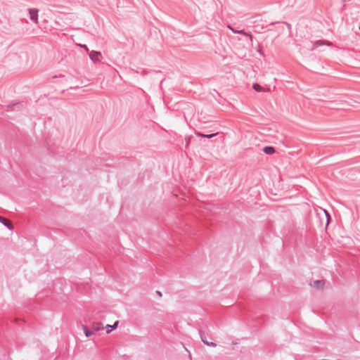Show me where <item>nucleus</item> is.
<instances>
[{
	"instance_id": "obj_6",
	"label": "nucleus",
	"mask_w": 360,
	"mask_h": 360,
	"mask_svg": "<svg viewBox=\"0 0 360 360\" xmlns=\"http://www.w3.org/2000/svg\"><path fill=\"white\" fill-rule=\"evenodd\" d=\"M278 28L279 30H284V25H286L288 27V34H290L292 26L290 23L287 22H278Z\"/></svg>"
},
{
	"instance_id": "obj_15",
	"label": "nucleus",
	"mask_w": 360,
	"mask_h": 360,
	"mask_svg": "<svg viewBox=\"0 0 360 360\" xmlns=\"http://www.w3.org/2000/svg\"><path fill=\"white\" fill-rule=\"evenodd\" d=\"M324 213L327 218V226H328L330 223V217L329 213L326 210H324Z\"/></svg>"
},
{
	"instance_id": "obj_17",
	"label": "nucleus",
	"mask_w": 360,
	"mask_h": 360,
	"mask_svg": "<svg viewBox=\"0 0 360 360\" xmlns=\"http://www.w3.org/2000/svg\"><path fill=\"white\" fill-rule=\"evenodd\" d=\"M118 323H119L118 321H115V323H114V325H113V326H111V325H107V326H106V328H108V329L109 328H112L115 329V328H117V325H118Z\"/></svg>"
},
{
	"instance_id": "obj_9",
	"label": "nucleus",
	"mask_w": 360,
	"mask_h": 360,
	"mask_svg": "<svg viewBox=\"0 0 360 360\" xmlns=\"http://www.w3.org/2000/svg\"><path fill=\"white\" fill-rule=\"evenodd\" d=\"M252 88L257 92H264L266 91L265 89L260 86L259 84L255 83L252 84Z\"/></svg>"
},
{
	"instance_id": "obj_12",
	"label": "nucleus",
	"mask_w": 360,
	"mask_h": 360,
	"mask_svg": "<svg viewBox=\"0 0 360 360\" xmlns=\"http://www.w3.org/2000/svg\"><path fill=\"white\" fill-rule=\"evenodd\" d=\"M82 328L84 330L86 337L89 338L94 335V333L91 330H90L89 329H88V328L86 326L83 325L82 326Z\"/></svg>"
},
{
	"instance_id": "obj_4",
	"label": "nucleus",
	"mask_w": 360,
	"mask_h": 360,
	"mask_svg": "<svg viewBox=\"0 0 360 360\" xmlns=\"http://www.w3.org/2000/svg\"><path fill=\"white\" fill-rule=\"evenodd\" d=\"M322 46H311V48L307 51V53H310L311 56L317 57L323 53H327L325 49H321Z\"/></svg>"
},
{
	"instance_id": "obj_3",
	"label": "nucleus",
	"mask_w": 360,
	"mask_h": 360,
	"mask_svg": "<svg viewBox=\"0 0 360 360\" xmlns=\"http://www.w3.org/2000/svg\"><path fill=\"white\" fill-rule=\"evenodd\" d=\"M86 51L89 54L90 58L94 61H100L103 58L102 53L101 51L98 50H89L88 48L86 47Z\"/></svg>"
},
{
	"instance_id": "obj_16",
	"label": "nucleus",
	"mask_w": 360,
	"mask_h": 360,
	"mask_svg": "<svg viewBox=\"0 0 360 360\" xmlns=\"http://www.w3.org/2000/svg\"><path fill=\"white\" fill-rule=\"evenodd\" d=\"M202 341L207 346H212V347H215L216 346V344L214 343V342H207V341H206L205 340H202Z\"/></svg>"
},
{
	"instance_id": "obj_20",
	"label": "nucleus",
	"mask_w": 360,
	"mask_h": 360,
	"mask_svg": "<svg viewBox=\"0 0 360 360\" xmlns=\"http://www.w3.org/2000/svg\"><path fill=\"white\" fill-rule=\"evenodd\" d=\"M111 328H107V333H110L111 332Z\"/></svg>"
},
{
	"instance_id": "obj_22",
	"label": "nucleus",
	"mask_w": 360,
	"mask_h": 360,
	"mask_svg": "<svg viewBox=\"0 0 360 360\" xmlns=\"http://www.w3.org/2000/svg\"><path fill=\"white\" fill-rule=\"evenodd\" d=\"M359 30H360V25H359Z\"/></svg>"
},
{
	"instance_id": "obj_18",
	"label": "nucleus",
	"mask_w": 360,
	"mask_h": 360,
	"mask_svg": "<svg viewBox=\"0 0 360 360\" xmlns=\"http://www.w3.org/2000/svg\"><path fill=\"white\" fill-rule=\"evenodd\" d=\"M233 27L236 28V30H244L243 27H242L241 25H236V24H234L233 25H232Z\"/></svg>"
},
{
	"instance_id": "obj_8",
	"label": "nucleus",
	"mask_w": 360,
	"mask_h": 360,
	"mask_svg": "<svg viewBox=\"0 0 360 360\" xmlns=\"http://www.w3.org/2000/svg\"><path fill=\"white\" fill-rule=\"evenodd\" d=\"M314 45H327V46H329V45H333V44L332 42H330L329 41H326V40L320 39V40L316 41L314 43Z\"/></svg>"
},
{
	"instance_id": "obj_13",
	"label": "nucleus",
	"mask_w": 360,
	"mask_h": 360,
	"mask_svg": "<svg viewBox=\"0 0 360 360\" xmlns=\"http://www.w3.org/2000/svg\"><path fill=\"white\" fill-rule=\"evenodd\" d=\"M263 150L265 153L269 154V155L273 154L275 152L274 148L271 146L265 147Z\"/></svg>"
},
{
	"instance_id": "obj_14",
	"label": "nucleus",
	"mask_w": 360,
	"mask_h": 360,
	"mask_svg": "<svg viewBox=\"0 0 360 360\" xmlns=\"http://www.w3.org/2000/svg\"><path fill=\"white\" fill-rule=\"evenodd\" d=\"M198 135L201 136V137H206V138L210 139V138H212V137L215 136L217 135V134H209V135H205V134H198Z\"/></svg>"
},
{
	"instance_id": "obj_19",
	"label": "nucleus",
	"mask_w": 360,
	"mask_h": 360,
	"mask_svg": "<svg viewBox=\"0 0 360 360\" xmlns=\"http://www.w3.org/2000/svg\"><path fill=\"white\" fill-rule=\"evenodd\" d=\"M156 294H157L159 297H162V295L161 292H160V291H156Z\"/></svg>"
},
{
	"instance_id": "obj_21",
	"label": "nucleus",
	"mask_w": 360,
	"mask_h": 360,
	"mask_svg": "<svg viewBox=\"0 0 360 360\" xmlns=\"http://www.w3.org/2000/svg\"><path fill=\"white\" fill-rule=\"evenodd\" d=\"M350 1V0H342V2L343 4H345V3L348 2V1Z\"/></svg>"
},
{
	"instance_id": "obj_2",
	"label": "nucleus",
	"mask_w": 360,
	"mask_h": 360,
	"mask_svg": "<svg viewBox=\"0 0 360 360\" xmlns=\"http://www.w3.org/2000/svg\"><path fill=\"white\" fill-rule=\"evenodd\" d=\"M65 37V40L67 43L68 44H73V45H83L81 42H79L77 41H79V36L77 34H63V37Z\"/></svg>"
},
{
	"instance_id": "obj_10",
	"label": "nucleus",
	"mask_w": 360,
	"mask_h": 360,
	"mask_svg": "<svg viewBox=\"0 0 360 360\" xmlns=\"http://www.w3.org/2000/svg\"><path fill=\"white\" fill-rule=\"evenodd\" d=\"M91 326L93 329L95 330L96 331L100 330L103 328V323L99 322L93 323Z\"/></svg>"
},
{
	"instance_id": "obj_11",
	"label": "nucleus",
	"mask_w": 360,
	"mask_h": 360,
	"mask_svg": "<svg viewBox=\"0 0 360 360\" xmlns=\"http://www.w3.org/2000/svg\"><path fill=\"white\" fill-rule=\"evenodd\" d=\"M0 221L1 223H3L4 225H6V226H8L9 229H12V224L9 220H8L2 217H0Z\"/></svg>"
},
{
	"instance_id": "obj_7",
	"label": "nucleus",
	"mask_w": 360,
	"mask_h": 360,
	"mask_svg": "<svg viewBox=\"0 0 360 360\" xmlns=\"http://www.w3.org/2000/svg\"><path fill=\"white\" fill-rule=\"evenodd\" d=\"M311 285L317 289H322L324 287V282L323 281L318 280L314 281Z\"/></svg>"
},
{
	"instance_id": "obj_5",
	"label": "nucleus",
	"mask_w": 360,
	"mask_h": 360,
	"mask_svg": "<svg viewBox=\"0 0 360 360\" xmlns=\"http://www.w3.org/2000/svg\"><path fill=\"white\" fill-rule=\"evenodd\" d=\"M30 20L37 24L38 23V13L39 10L37 8H29L28 9Z\"/></svg>"
},
{
	"instance_id": "obj_1",
	"label": "nucleus",
	"mask_w": 360,
	"mask_h": 360,
	"mask_svg": "<svg viewBox=\"0 0 360 360\" xmlns=\"http://www.w3.org/2000/svg\"><path fill=\"white\" fill-rule=\"evenodd\" d=\"M227 27L232 32L238 34L234 39L237 40L240 45L253 44L252 35L249 32H246L245 30H236V28L233 27L232 25H228Z\"/></svg>"
}]
</instances>
